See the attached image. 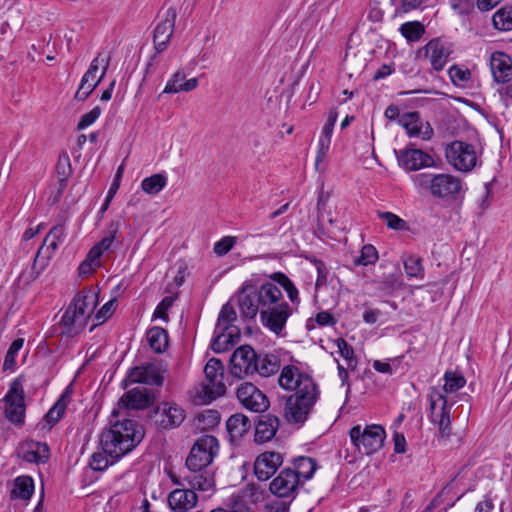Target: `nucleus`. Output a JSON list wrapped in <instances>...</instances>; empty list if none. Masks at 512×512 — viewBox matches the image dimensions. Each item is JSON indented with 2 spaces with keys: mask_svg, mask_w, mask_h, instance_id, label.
I'll use <instances>...</instances> for the list:
<instances>
[{
  "mask_svg": "<svg viewBox=\"0 0 512 512\" xmlns=\"http://www.w3.org/2000/svg\"><path fill=\"white\" fill-rule=\"evenodd\" d=\"M279 385L294 391L285 401L284 418L289 424L302 426L317 403L320 391L313 378L294 365H286L281 370Z\"/></svg>",
  "mask_w": 512,
  "mask_h": 512,
  "instance_id": "obj_1",
  "label": "nucleus"
},
{
  "mask_svg": "<svg viewBox=\"0 0 512 512\" xmlns=\"http://www.w3.org/2000/svg\"><path fill=\"white\" fill-rule=\"evenodd\" d=\"M143 427L133 419L111 422L100 435L103 452L92 454L89 465L94 471H103L109 465L131 452L143 439Z\"/></svg>",
  "mask_w": 512,
  "mask_h": 512,
  "instance_id": "obj_2",
  "label": "nucleus"
},
{
  "mask_svg": "<svg viewBox=\"0 0 512 512\" xmlns=\"http://www.w3.org/2000/svg\"><path fill=\"white\" fill-rule=\"evenodd\" d=\"M286 302L281 289L273 282L262 283L259 287L244 284L238 293V304L245 318L254 319L258 312Z\"/></svg>",
  "mask_w": 512,
  "mask_h": 512,
  "instance_id": "obj_3",
  "label": "nucleus"
},
{
  "mask_svg": "<svg viewBox=\"0 0 512 512\" xmlns=\"http://www.w3.org/2000/svg\"><path fill=\"white\" fill-rule=\"evenodd\" d=\"M416 187L427 189L430 194L443 201H456L463 192L462 181L447 173H420L413 176Z\"/></svg>",
  "mask_w": 512,
  "mask_h": 512,
  "instance_id": "obj_4",
  "label": "nucleus"
},
{
  "mask_svg": "<svg viewBox=\"0 0 512 512\" xmlns=\"http://www.w3.org/2000/svg\"><path fill=\"white\" fill-rule=\"evenodd\" d=\"M429 402V420L438 427L440 438L448 439L452 434V406L454 400H449V396L445 395L440 388L430 387L427 394Z\"/></svg>",
  "mask_w": 512,
  "mask_h": 512,
  "instance_id": "obj_5",
  "label": "nucleus"
},
{
  "mask_svg": "<svg viewBox=\"0 0 512 512\" xmlns=\"http://www.w3.org/2000/svg\"><path fill=\"white\" fill-rule=\"evenodd\" d=\"M110 61L111 55L109 52L101 51L97 54L81 78L74 95L75 100L85 101L93 93L105 77Z\"/></svg>",
  "mask_w": 512,
  "mask_h": 512,
  "instance_id": "obj_6",
  "label": "nucleus"
},
{
  "mask_svg": "<svg viewBox=\"0 0 512 512\" xmlns=\"http://www.w3.org/2000/svg\"><path fill=\"white\" fill-rule=\"evenodd\" d=\"M349 436L356 450L364 455H372L379 451L386 438L384 427L378 424L353 426L349 431Z\"/></svg>",
  "mask_w": 512,
  "mask_h": 512,
  "instance_id": "obj_7",
  "label": "nucleus"
},
{
  "mask_svg": "<svg viewBox=\"0 0 512 512\" xmlns=\"http://www.w3.org/2000/svg\"><path fill=\"white\" fill-rule=\"evenodd\" d=\"M205 380L201 383L200 398L205 403L222 396L226 392L224 365L218 358H211L204 367Z\"/></svg>",
  "mask_w": 512,
  "mask_h": 512,
  "instance_id": "obj_8",
  "label": "nucleus"
},
{
  "mask_svg": "<svg viewBox=\"0 0 512 512\" xmlns=\"http://www.w3.org/2000/svg\"><path fill=\"white\" fill-rule=\"evenodd\" d=\"M219 448L218 440L212 435H203L196 440L186 458L188 471H200L208 468Z\"/></svg>",
  "mask_w": 512,
  "mask_h": 512,
  "instance_id": "obj_9",
  "label": "nucleus"
},
{
  "mask_svg": "<svg viewBox=\"0 0 512 512\" xmlns=\"http://www.w3.org/2000/svg\"><path fill=\"white\" fill-rule=\"evenodd\" d=\"M65 237L66 233L63 225H55L50 229L34 258L32 265L33 279L37 278L46 268L49 260L58 249L59 244L65 240Z\"/></svg>",
  "mask_w": 512,
  "mask_h": 512,
  "instance_id": "obj_10",
  "label": "nucleus"
},
{
  "mask_svg": "<svg viewBox=\"0 0 512 512\" xmlns=\"http://www.w3.org/2000/svg\"><path fill=\"white\" fill-rule=\"evenodd\" d=\"M445 157L454 169L461 172L471 171L477 162L473 145L462 141H454L445 148Z\"/></svg>",
  "mask_w": 512,
  "mask_h": 512,
  "instance_id": "obj_11",
  "label": "nucleus"
},
{
  "mask_svg": "<svg viewBox=\"0 0 512 512\" xmlns=\"http://www.w3.org/2000/svg\"><path fill=\"white\" fill-rule=\"evenodd\" d=\"M5 416L15 425H22L25 419L24 390L20 379L16 378L4 397Z\"/></svg>",
  "mask_w": 512,
  "mask_h": 512,
  "instance_id": "obj_12",
  "label": "nucleus"
},
{
  "mask_svg": "<svg viewBox=\"0 0 512 512\" xmlns=\"http://www.w3.org/2000/svg\"><path fill=\"white\" fill-rule=\"evenodd\" d=\"M236 397L239 403L251 412L263 413L270 406L268 397L250 382H243L238 386Z\"/></svg>",
  "mask_w": 512,
  "mask_h": 512,
  "instance_id": "obj_13",
  "label": "nucleus"
},
{
  "mask_svg": "<svg viewBox=\"0 0 512 512\" xmlns=\"http://www.w3.org/2000/svg\"><path fill=\"white\" fill-rule=\"evenodd\" d=\"M257 354L249 345L238 347L230 358V372L234 377L244 378L255 373Z\"/></svg>",
  "mask_w": 512,
  "mask_h": 512,
  "instance_id": "obj_14",
  "label": "nucleus"
},
{
  "mask_svg": "<svg viewBox=\"0 0 512 512\" xmlns=\"http://www.w3.org/2000/svg\"><path fill=\"white\" fill-rule=\"evenodd\" d=\"M299 486L300 482L298 481L297 474L292 471V468H284L270 482L269 490L278 498L293 501L297 496Z\"/></svg>",
  "mask_w": 512,
  "mask_h": 512,
  "instance_id": "obj_15",
  "label": "nucleus"
},
{
  "mask_svg": "<svg viewBox=\"0 0 512 512\" xmlns=\"http://www.w3.org/2000/svg\"><path fill=\"white\" fill-rule=\"evenodd\" d=\"M260 319L262 325L277 336H283L288 318L292 314V309L287 302H283L266 310H261Z\"/></svg>",
  "mask_w": 512,
  "mask_h": 512,
  "instance_id": "obj_16",
  "label": "nucleus"
},
{
  "mask_svg": "<svg viewBox=\"0 0 512 512\" xmlns=\"http://www.w3.org/2000/svg\"><path fill=\"white\" fill-rule=\"evenodd\" d=\"M452 53L450 45L439 38L431 39L419 50L427 58L435 71H442Z\"/></svg>",
  "mask_w": 512,
  "mask_h": 512,
  "instance_id": "obj_17",
  "label": "nucleus"
},
{
  "mask_svg": "<svg viewBox=\"0 0 512 512\" xmlns=\"http://www.w3.org/2000/svg\"><path fill=\"white\" fill-rule=\"evenodd\" d=\"M395 154L399 166L407 171H417L434 165L433 158L420 149L405 148L396 150Z\"/></svg>",
  "mask_w": 512,
  "mask_h": 512,
  "instance_id": "obj_18",
  "label": "nucleus"
},
{
  "mask_svg": "<svg viewBox=\"0 0 512 512\" xmlns=\"http://www.w3.org/2000/svg\"><path fill=\"white\" fill-rule=\"evenodd\" d=\"M283 455L275 451L259 454L254 462V474L259 481L269 480L283 464Z\"/></svg>",
  "mask_w": 512,
  "mask_h": 512,
  "instance_id": "obj_19",
  "label": "nucleus"
},
{
  "mask_svg": "<svg viewBox=\"0 0 512 512\" xmlns=\"http://www.w3.org/2000/svg\"><path fill=\"white\" fill-rule=\"evenodd\" d=\"M124 383L125 386L133 383L161 386L163 384V377L156 365L147 363L130 369Z\"/></svg>",
  "mask_w": 512,
  "mask_h": 512,
  "instance_id": "obj_20",
  "label": "nucleus"
},
{
  "mask_svg": "<svg viewBox=\"0 0 512 512\" xmlns=\"http://www.w3.org/2000/svg\"><path fill=\"white\" fill-rule=\"evenodd\" d=\"M176 17V10L174 8H168L165 19L157 24L153 37L154 48L157 53H161L167 48V44L174 31Z\"/></svg>",
  "mask_w": 512,
  "mask_h": 512,
  "instance_id": "obj_21",
  "label": "nucleus"
},
{
  "mask_svg": "<svg viewBox=\"0 0 512 512\" xmlns=\"http://www.w3.org/2000/svg\"><path fill=\"white\" fill-rule=\"evenodd\" d=\"M154 396L150 390L145 387H136L124 395L119 400V409L141 410L149 407L153 402Z\"/></svg>",
  "mask_w": 512,
  "mask_h": 512,
  "instance_id": "obj_22",
  "label": "nucleus"
},
{
  "mask_svg": "<svg viewBox=\"0 0 512 512\" xmlns=\"http://www.w3.org/2000/svg\"><path fill=\"white\" fill-rule=\"evenodd\" d=\"M280 427V419L271 413L261 414L255 423L254 441L263 444L271 441Z\"/></svg>",
  "mask_w": 512,
  "mask_h": 512,
  "instance_id": "obj_23",
  "label": "nucleus"
},
{
  "mask_svg": "<svg viewBox=\"0 0 512 512\" xmlns=\"http://www.w3.org/2000/svg\"><path fill=\"white\" fill-rule=\"evenodd\" d=\"M167 501L173 512H189L196 506L198 496L191 488H177L169 493Z\"/></svg>",
  "mask_w": 512,
  "mask_h": 512,
  "instance_id": "obj_24",
  "label": "nucleus"
},
{
  "mask_svg": "<svg viewBox=\"0 0 512 512\" xmlns=\"http://www.w3.org/2000/svg\"><path fill=\"white\" fill-rule=\"evenodd\" d=\"M490 68L497 83H508L512 79V58L501 51L491 54Z\"/></svg>",
  "mask_w": 512,
  "mask_h": 512,
  "instance_id": "obj_25",
  "label": "nucleus"
},
{
  "mask_svg": "<svg viewBox=\"0 0 512 512\" xmlns=\"http://www.w3.org/2000/svg\"><path fill=\"white\" fill-rule=\"evenodd\" d=\"M158 409L156 424L162 429H173L181 425L185 419V411L175 403H163L162 412Z\"/></svg>",
  "mask_w": 512,
  "mask_h": 512,
  "instance_id": "obj_26",
  "label": "nucleus"
},
{
  "mask_svg": "<svg viewBox=\"0 0 512 512\" xmlns=\"http://www.w3.org/2000/svg\"><path fill=\"white\" fill-rule=\"evenodd\" d=\"M60 325L62 327V334L73 337L84 330L87 323L84 321L83 312H79L70 303L61 318Z\"/></svg>",
  "mask_w": 512,
  "mask_h": 512,
  "instance_id": "obj_27",
  "label": "nucleus"
},
{
  "mask_svg": "<svg viewBox=\"0 0 512 512\" xmlns=\"http://www.w3.org/2000/svg\"><path fill=\"white\" fill-rule=\"evenodd\" d=\"M183 480L194 491L208 493L215 491L214 474L208 468H201L200 471H189L188 474L184 475Z\"/></svg>",
  "mask_w": 512,
  "mask_h": 512,
  "instance_id": "obj_28",
  "label": "nucleus"
},
{
  "mask_svg": "<svg viewBox=\"0 0 512 512\" xmlns=\"http://www.w3.org/2000/svg\"><path fill=\"white\" fill-rule=\"evenodd\" d=\"M19 455L30 463H46L50 457V449L44 442L30 440L20 447Z\"/></svg>",
  "mask_w": 512,
  "mask_h": 512,
  "instance_id": "obj_29",
  "label": "nucleus"
},
{
  "mask_svg": "<svg viewBox=\"0 0 512 512\" xmlns=\"http://www.w3.org/2000/svg\"><path fill=\"white\" fill-rule=\"evenodd\" d=\"M71 303L79 312H83L84 321L88 323L98 304V295L92 288H85L74 296Z\"/></svg>",
  "mask_w": 512,
  "mask_h": 512,
  "instance_id": "obj_30",
  "label": "nucleus"
},
{
  "mask_svg": "<svg viewBox=\"0 0 512 512\" xmlns=\"http://www.w3.org/2000/svg\"><path fill=\"white\" fill-rule=\"evenodd\" d=\"M71 303L79 312H83L84 321L88 323L98 304V295L92 288H85L74 296Z\"/></svg>",
  "mask_w": 512,
  "mask_h": 512,
  "instance_id": "obj_31",
  "label": "nucleus"
},
{
  "mask_svg": "<svg viewBox=\"0 0 512 512\" xmlns=\"http://www.w3.org/2000/svg\"><path fill=\"white\" fill-rule=\"evenodd\" d=\"M226 428L230 441L236 443L250 430L251 421L246 415L236 413L228 418Z\"/></svg>",
  "mask_w": 512,
  "mask_h": 512,
  "instance_id": "obj_32",
  "label": "nucleus"
},
{
  "mask_svg": "<svg viewBox=\"0 0 512 512\" xmlns=\"http://www.w3.org/2000/svg\"><path fill=\"white\" fill-rule=\"evenodd\" d=\"M198 79L191 78L186 80V75L182 70L175 72L167 81L163 93L175 94L179 92H190L198 87Z\"/></svg>",
  "mask_w": 512,
  "mask_h": 512,
  "instance_id": "obj_33",
  "label": "nucleus"
},
{
  "mask_svg": "<svg viewBox=\"0 0 512 512\" xmlns=\"http://www.w3.org/2000/svg\"><path fill=\"white\" fill-rule=\"evenodd\" d=\"M71 399V392L67 388L55 402V404L48 410L44 416V421L49 428H52L64 415L67 405Z\"/></svg>",
  "mask_w": 512,
  "mask_h": 512,
  "instance_id": "obj_34",
  "label": "nucleus"
},
{
  "mask_svg": "<svg viewBox=\"0 0 512 512\" xmlns=\"http://www.w3.org/2000/svg\"><path fill=\"white\" fill-rule=\"evenodd\" d=\"M55 171L59 176V188L57 192V196L54 198L53 203L57 202L67 185V179L72 172V166L70 157L67 152H63L59 155L58 161L55 166Z\"/></svg>",
  "mask_w": 512,
  "mask_h": 512,
  "instance_id": "obj_35",
  "label": "nucleus"
},
{
  "mask_svg": "<svg viewBox=\"0 0 512 512\" xmlns=\"http://www.w3.org/2000/svg\"><path fill=\"white\" fill-rule=\"evenodd\" d=\"M317 461L311 457L299 456L293 460L292 471L297 474L298 481L310 480L317 470Z\"/></svg>",
  "mask_w": 512,
  "mask_h": 512,
  "instance_id": "obj_36",
  "label": "nucleus"
},
{
  "mask_svg": "<svg viewBox=\"0 0 512 512\" xmlns=\"http://www.w3.org/2000/svg\"><path fill=\"white\" fill-rule=\"evenodd\" d=\"M147 340L150 348L156 353H163L168 347V333L158 326H154L147 331Z\"/></svg>",
  "mask_w": 512,
  "mask_h": 512,
  "instance_id": "obj_37",
  "label": "nucleus"
},
{
  "mask_svg": "<svg viewBox=\"0 0 512 512\" xmlns=\"http://www.w3.org/2000/svg\"><path fill=\"white\" fill-rule=\"evenodd\" d=\"M34 492V481L30 476H19L14 480L11 498L29 500Z\"/></svg>",
  "mask_w": 512,
  "mask_h": 512,
  "instance_id": "obj_38",
  "label": "nucleus"
},
{
  "mask_svg": "<svg viewBox=\"0 0 512 512\" xmlns=\"http://www.w3.org/2000/svg\"><path fill=\"white\" fill-rule=\"evenodd\" d=\"M444 385L440 389L445 395L456 393L466 385V378L459 372L448 370L443 376Z\"/></svg>",
  "mask_w": 512,
  "mask_h": 512,
  "instance_id": "obj_39",
  "label": "nucleus"
},
{
  "mask_svg": "<svg viewBox=\"0 0 512 512\" xmlns=\"http://www.w3.org/2000/svg\"><path fill=\"white\" fill-rule=\"evenodd\" d=\"M399 124L405 128L409 137H419L421 135V120L418 112L403 114L399 119Z\"/></svg>",
  "mask_w": 512,
  "mask_h": 512,
  "instance_id": "obj_40",
  "label": "nucleus"
},
{
  "mask_svg": "<svg viewBox=\"0 0 512 512\" xmlns=\"http://www.w3.org/2000/svg\"><path fill=\"white\" fill-rule=\"evenodd\" d=\"M255 364L257 365L255 372L264 377L275 374L280 368L278 359L274 355H257Z\"/></svg>",
  "mask_w": 512,
  "mask_h": 512,
  "instance_id": "obj_41",
  "label": "nucleus"
},
{
  "mask_svg": "<svg viewBox=\"0 0 512 512\" xmlns=\"http://www.w3.org/2000/svg\"><path fill=\"white\" fill-rule=\"evenodd\" d=\"M167 185V177L163 173H157L146 177L141 182L142 190L150 195L158 194Z\"/></svg>",
  "mask_w": 512,
  "mask_h": 512,
  "instance_id": "obj_42",
  "label": "nucleus"
},
{
  "mask_svg": "<svg viewBox=\"0 0 512 512\" xmlns=\"http://www.w3.org/2000/svg\"><path fill=\"white\" fill-rule=\"evenodd\" d=\"M493 26L499 31L512 30V7L504 6L498 9L492 17Z\"/></svg>",
  "mask_w": 512,
  "mask_h": 512,
  "instance_id": "obj_43",
  "label": "nucleus"
},
{
  "mask_svg": "<svg viewBox=\"0 0 512 512\" xmlns=\"http://www.w3.org/2000/svg\"><path fill=\"white\" fill-rule=\"evenodd\" d=\"M399 31L408 42H417L425 33V27L419 21H409L403 23Z\"/></svg>",
  "mask_w": 512,
  "mask_h": 512,
  "instance_id": "obj_44",
  "label": "nucleus"
},
{
  "mask_svg": "<svg viewBox=\"0 0 512 512\" xmlns=\"http://www.w3.org/2000/svg\"><path fill=\"white\" fill-rule=\"evenodd\" d=\"M402 286V283L398 280L395 274H389L383 278V280L378 281L376 284V289L378 291V296H392L397 290H399Z\"/></svg>",
  "mask_w": 512,
  "mask_h": 512,
  "instance_id": "obj_45",
  "label": "nucleus"
},
{
  "mask_svg": "<svg viewBox=\"0 0 512 512\" xmlns=\"http://www.w3.org/2000/svg\"><path fill=\"white\" fill-rule=\"evenodd\" d=\"M273 279L283 287L292 305L297 308L300 304V297L299 291L294 283L283 273H275Z\"/></svg>",
  "mask_w": 512,
  "mask_h": 512,
  "instance_id": "obj_46",
  "label": "nucleus"
},
{
  "mask_svg": "<svg viewBox=\"0 0 512 512\" xmlns=\"http://www.w3.org/2000/svg\"><path fill=\"white\" fill-rule=\"evenodd\" d=\"M235 320L236 312L234 308L229 303H226L220 310L215 330L227 331L232 328V323Z\"/></svg>",
  "mask_w": 512,
  "mask_h": 512,
  "instance_id": "obj_47",
  "label": "nucleus"
},
{
  "mask_svg": "<svg viewBox=\"0 0 512 512\" xmlns=\"http://www.w3.org/2000/svg\"><path fill=\"white\" fill-rule=\"evenodd\" d=\"M335 344L341 357L346 360L348 369H356L357 359L354 356L353 347L343 338L336 339Z\"/></svg>",
  "mask_w": 512,
  "mask_h": 512,
  "instance_id": "obj_48",
  "label": "nucleus"
},
{
  "mask_svg": "<svg viewBox=\"0 0 512 512\" xmlns=\"http://www.w3.org/2000/svg\"><path fill=\"white\" fill-rule=\"evenodd\" d=\"M218 334L214 337L211 343V348L216 353H221L234 345L232 332L226 334V331L217 330Z\"/></svg>",
  "mask_w": 512,
  "mask_h": 512,
  "instance_id": "obj_49",
  "label": "nucleus"
},
{
  "mask_svg": "<svg viewBox=\"0 0 512 512\" xmlns=\"http://www.w3.org/2000/svg\"><path fill=\"white\" fill-rule=\"evenodd\" d=\"M378 260V252L376 248L371 244H366L362 247L360 255L355 258V265L367 266L374 264Z\"/></svg>",
  "mask_w": 512,
  "mask_h": 512,
  "instance_id": "obj_50",
  "label": "nucleus"
},
{
  "mask_svg": "<svg viewBox=\"0 0 512 512\" xmlns=\"http://www.w3.org/2000/svg\"><path fill=\"white\" fill-rule=\"evenodd\" d=\"M122 219L118 218L116 220H113L108 228V235H106L104 238H102L101 241H99L96 245L103 251H107L114 240L116 239V235L119 231V228L121 227Z\"/></svg>",
  "mask_w": 512,
  "mask_h": 512,
  "instance_id": "obj_51",
  "label": "nucleus"
},
{
  "mask_svg": "<svg viewBox=\"0 0 512 512\" xmlns=\"http://www.w3.org/2000/svg\"><path fill=\"white\" fill-rule=\"evenodd\" d=\"M23 344H24L23 338H17L11 343V345L6 353L5 359H4V364H3L4 370L13 369L15 367L16 356H17L19 350L23 347Z\"/></svg>",
  "mask_w": 512,
  "mask_h": 512,
  "instance_id": "obj_52",
  "label": "nucleus"
},
{
  "mask_svg": "<svg viewBox=\"0 0 512 512\" xmlns=\"http://www.w3.org/2000/svg\"><path fill=\"white\" fill-rule=\"evenodd\" d=\"M404 269L408 278H423L424 272L421 259L410 256L404 261Z\"/></svg>",
  "mask_w": 512,
  "mask_h": 512,
  "instance_id": "obj_53",
  "label": "nucleus"
},
{
  "mask_svg": "<svg viewBox=\"0 0 512 512\" xmlns=\"http://www.w3.org/2000/svg\"><path fill=\"white\" fill-rule=\"evenodd\" d=\"M174 303V297L172 296H166L164 297L156 306L153 315L152 320L155 319H161L164 322H168L169 317L167 314V311L172 307Z\"/></svg>",
  "mask_w": 512,
  "mask_h": 512,
  "instance_id": "obj_54",
  "label": "nucleus"
},
{
  "mask_svg": "<svg viewBox=\"0 0 512 512\" xmlns=\"http://www.w3.org/2000/svg\"><path fill=\"white\" fill-rule=\"evenodd\" d=\"M115 303L116 300H109L100 308V310L95 314V323L92 325L91 330L94 327L104 323L112 316L115 310Z\"/></svg>",
  "mask_w": 512,
  "mask_h": 512,
  "instance_id": "obj_55",
  "label": "nucleus"
},
{
  "mask_svg": "<svg viewBox=\"0 0 512 512\" xmlns=\"http://www.w3.org/2000/svg\"><path fill=\"white\" fill-rule=\"evenodd\" d=\"M378 217L384 220L387 226L393 230H403L406 228V222L392 212L378 211Z\"/></svg>",
  "mask_w": 512,
  "mask_h": 512,
  "instance_id": "obj_56",
  "label": "nucleus"
},
{
  "mask_svg": "<svg viewBox=\"0 0 512 512\" xmlns=\"http://www.w3.org/2000/svg\"><path fill=\"white\" fill-rule=\"evenodd\" d=\"M236 237L225 236L214 244V253L218 256L226 255L235 245Z\"/></svg>",
  "mask_w": 512,
  "mask_h": 512,
  "instance_id": "obj_57",
  "label": "nucleus"
},
{
  "mask_svg": "<svg viewBox=\"0 0 512 512\" xmlns=\"http://www.w3.org/2000/svg\"><path fill=\"white\" fill-rule=\"evenodd\" d=\"M101 112V108L99 106H95L92 110L85 113L78 122L77 129L83 130L92 125L99 118Z\"/></svg>",
  "mask_w": 512,
  "mask_h": 512,
  "instance_id": "obj_58",
  "label": "nucleus"
},
{
  "mask_svg": "<svg viewBox=\"0 0 512 512\" xmlns=\"http://www.w3.org/2000/svg\"><path fill=\"white\" fill-rule=\"evenodd\" d=\"M449 76L453 83L467 82L471 78V72L468 69H463L458 65H453L449 69Z\"/></svg>",
  "mask_w": 512,
  "mask_h": 512,
  "instance_id": "obj_59",
  "label": "nucleus"
},
{
  "mask_svg": "<svg viewBox=\"0 0 512 512\" xmlns=\"http://www.w3.org/2000/svg\"><path fill=\"white\" fill-rule=\"evenodd\" d=\"M311 262L314 264L317 270V279L315 283V288L317 289L318 287L326 284L328 270L325 263L320 259L314 258L311 260Z\"/></svg>",
  "mask_w": 512,
  "mask_h": 512,
  "instance_id": "obj_60",
  "label": "nucleus"
},
{
  "mask_svg": "<svg viewBox=\"0 0 512 512\" xmlns=\"http://www.w3.org/2000/svg\"><path fill=\"white\" fill-rule=\"evenodd\" d=\"M118 188H119V182H117L116 179H114L113 183L111 184V186L108 190V193L106 195L104 203L102 204L101 208L98 211L99 218H102L104 213L108 210L110 203H111L112 199L114 198Z\"/></svg>",
  "mask_w": 512,
  "mask_h": 512,
  "instance_id": "obj_61",
  "label": "nucleus"
},
{
  "mask_svg": "<svg viewBox=\"0 0 512 512\" xmlns=\"http://www.w3.org/2000/svg\"><path fill=\"white\" fill-rule=\"evenodd\" d=\"M292 501L273 500L265 505V512H288Z\"/></svg>",
  "mask_w": 512,
  "mask_h": 512,
  "instance_id": "obj_62",
  "label": "nucleus"
},
{
  "mask_svg": "<svg viewBox=\"0 0 512 512\" xmlns=\"http://www.w3.org/2000/svg\"><path fill=\"white\" fill-rule=\"evenodd\" d=\"M315 321L319 326H332L336 324L335 318L328 311H321L317 313Z\"/></svg>",
  "mask_w": 512,
  "mask_h": 512,
  "instance_id": "obj_63",
  "label": "nucleus"
},
{
  "mask_svg": "<svg viewBox=\"0 0 512 512\" xmlns=\"http://www.w3.org/2000/svg\"><path fill=\"white\" fill-rule=\"evenodd\" d=\"M104 252L95 244L88 252L86 260H88L94 267H100V258Z\"/></svg>",
  "mask_w": 512,
  "mask_h": 512,
  "instance_id": "obj_64",
  "label": "nucleus"
}]
</instances>
